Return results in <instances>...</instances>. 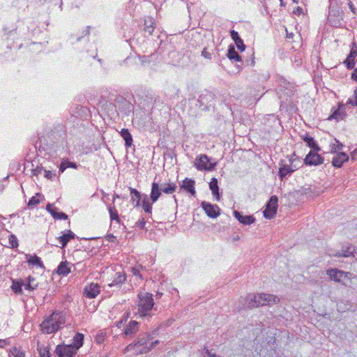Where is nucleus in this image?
Masks as SVG:
<instances>
[{"label":"nucleus","instance_id":"8","mask_svg":"<svg viewBox=\"0 0 357 357\" xmlns=\"http://www.w3.org/2000/svg\"><path fill=\"white\" fill-rule=\"evenodd\" d=\"M318 152L310 150L304 159V163L308 166H317L324 163V159Z\"/></svg>","mask_w":357,"mask_h":357},{"label":"nucleus","instance_id":"50","mask_svg":"<svg viewBox=\"0 0 357 357\" xmlns=\"http://www.w3.org/2000/svg\"><path fill=\"white\" fill-rule=\"evenodd\" d=\"M128 315H129L128 313H127L126 314H125L123 316V317L121 319V320L116 323V326L119 328L121 327V326L123 324V323L127 321V319L128 318Z\"/></svg>","mask_w":357,"mask_h":357},{"label":"nucleus","instance_id":"10","mask_svg":"<svg viewBox=\"0 0 357 357\" xmlns=\"http://www.w3.org/2000/svg\"><path fill=\"white\" fill-rule=\"evenodd\" d=\"M257 298H258L257 302L259 306H263V305H272L273 304H276L279 303L280 298L274 296L273 294H257Z\"/></svg>","mask_w":357,"mask_h":357},{"label":"nucleus","instance_id":"16","mask_svg":"<svg viewBox=\"0 0 357 357\" xmlns=\"http://www.w3.org/2000/svg\"><path fill=\"white\" fill-rule=\"evenodd\" d=\"M326 273L331 280L337 282H340L342 278L347 277V273L340 271L337 268L328 269Z\"/></svg>","mask_w":357,"mask_h":357},{"label":"nucleus","instance_id":"19","mask_svg":"<svg viewBox=\"0 0 357 357\" xmlns=\"http://www.w3.org/2000/svg\"><path fill=\"white\" fill-rule=\"evenodd\" d=\"M234 216L243 225H250L255 222V218L252 215H243L241 212L234 211Z\"/></svg>","mask_w":357,"mask_h":357},{"label":"nucleus","instance_id":"32","mask_svg":"<svg viewBox=\"0 0 357 357\" xmlns=\"http://www.w3.org/2000/svg\"><path fill=\"white\" fill-rule=\"evenodd\" d=\"M27 262L29 265L40 267L41 268H45L43 262L41 259L36 255H26Z\"/></svg>","mask_w":357,"mask_h":357},{"label":"nucleus","instance_id":"60","mask_svg":"<svg viewBox=\"0 0 357 357\" xmlns=\"http://www.w3.org/2000/svg\"><path fill=\"white\" fill-rule=\"evenodd\" d=\"M351 78L357 82V68H355L351 74Z\"/></svg>","mask_w":357,"mask_h":357},{"label":"nucleus","instance_id":"11","mask_svg":"<svg viewBox=\"0 0 357 357\" xmlns=\"http://www.w3.org/2000/svg\"><path fill=\"white\" fill-rule=\"evenodd\" d=\"M101 291V287L98 283L87 284L83 291V295L89 299L95 298Z\"/></svg>","mask_w":357,"mask_h":357},{"label":"nucleus","instance_id":"63","mask_svg":"<svg viewBox=\"0 0 357 357\" xmlns=\"http://www.w3.org/2000/svg\"><path fill=\"white\" fill-rule=\"evenodd\" d=\"M24 354L22 351H18L17 354L15 355V357H24Z\"/></svg>","mask_w":357,"mask_h":357},{"label":"nucleus","instance_id":"3","mask_svg":"<svg viewBox=\"0 0 357 357\" xmlns=\"http://www.w3.org/2000/svg\"><path fill=\"white\" fill-rule=\"evenodd\" d=\"M66 322V314L55 310L50 315L46 317L40 324V331L44 334L55 333Z\"/></svg>","mask_w":357,"mask_h":357},{"label":"nucleus","instance_id":"39","mask_svg":"<svg viewBox=\"0 0 357 357\" xmlns=\"http://www.w3.org/2000/svg\"><path fill=\"white\" fill-rule=\"evenodd\" d=\"M108 211H109L111 222L116 221L117 223H119L120 218L119 217L118 212H117L116 209L115 208V206L109 205L108 206Z\"/></svg>","mask_w":357,"mask_h":357},{"label":"nucleus","instance_id":"36","mask_svg":"<svg viewBox=\"0 0 357 357\" xmlns=\"http://www.w3.org/2000/svg\"><path fill=\"white\" fill-rule=\"evenodd\" d=\"M84 342V335L77 333L73 337V342L70 344L77 351L82 347Z\"/></svg>","mask_w":357,"mask_h":357},{"label":"nucleus","instance_id":"64","mask_svg":"<svg viewBox=\"0 0 357 357\" xmlns=\"http://www.w3.org/2000/svg\"><path fill=\"white\" fill-rule=\"evenodd\" d=\"M355 105L357 106V89L354 91Z\"/></svg>","mask_w":357,"mask_h":357},{"label":"nucleus","instance_id":"27","mask_svg":"<svg viewBox=\"0 0 357 357\" xmlns=\"http://www.w3.org/2000/svg\"><path fill=\"white\" fill-rule=\"evenodd\" d=\"M153 204L151 197L143 194L142 197V207L146 213H151Z\"/></svg>","mask_w":357,"mask_h":357},{"label":"nucleus","instance_id":"26","mask_svg":"<svg viewBox=\"0 0 357 357\" xmlns=\"http://www.w3.org/2000/svg\"><path fill=\"white\" fill-rule=\"evenodd\" d=\"M117 103H120V105H115V107H118L123 113L127 114L132 110V105L125 98L120 97L117 99Z\"/></svg>","mask_w":357,"mask_h":357},{"label":"nucleus","instance_id":"22","mask_svg":"<svg viewBox=\"0 0 357 357\" xmlns=\"http://www.w3.org/2000/svg\"><path fill=\"white\" fill-rule=\"evenodd\" d=\"M129 190L130 192L131 202L135 207H139L140 206L143 195H142L137 190L131 187L129 188Z\"/></svg>","mask_w":357,"mask_h":357},{"label":"nucleus","instance_id":"23","mask_svg":"<svg viewBox=\"0 0 357 357\" xmlns=\"http://www.w3.org/2000/svg\"><path fill=\"white\" fill-rule=\"evenodd\" d=\"M161 192L162 191L159 184L155 181L153 182L151 184V190L150 194L152 203H155L158 200L160 196L161 195Z\"/></svg>","mask_w":357,"mask_h":357},{"label":"nucleus","instance_id":"29","mask_svg":"<svg viewBox=\"0 0 357 357\" xmlns=\"http://www.w3.org/2000/svg\"><path fill=\"white\" fill-rule=\"evenodd\" d=\"M195 182L194 180L185 178L181 185V188L185 190L188 192H190L192 195H195L196 193L195 189Z\"/></svg>","mask_w":357,"mask_h":357},{"label":"nucleus","instance_id":"43","mask_svg":"<svg viewBox=\"0 0 357 357\" xmlns=\"http://www.w3.org/2000/svg\"><path fill=\"white\" fill-rule=\"evenodd\" d=\"M41 197V195L39 193H36L34 196L31 197V199L29 200L28 206L29 207H34L37 206L40 202V197Z\"/></svg>","mask_w":357,"mask_h":357},{"label":"nucleus","instance_id":"58","mask_svg":"<svg viewBox=\"0 0 357 357\" xmlns=\"http://www.w3.org/2000/svg\"><path fill=\"white\" fill-rule=\"evenodd\" d=\"M107 240L109 242H114L116 240V236H114L113 234H109L107 236Z\"/></svg>","mask_w":357,"mask_h":357},{"label":"nucleus","instance_id":"55","mask_svg":"<svg viewBox=\"0 0 357 357\" xmlns=\"http://www.w3.org/2000/svg\"><path fill=\"white\" fill-rule=\"evenodd\" d=\"M139 59L142 64L149 61V57L146 56H139Z\"/></svg>","mask_w":357,"mask_h":357},{"label":"nucleus","instance_id":"59","mask_svg":"<svg viewBox=\"0 0 357 357\" xmlns=\"http://www.w3.org/2000/svg\"><path fill=\"white\" fill-rule=\"evenodd\" d=\"M349 105H355V100H354L352 98H349L344 105H345V107H346Z\"/></svg>","mask_w":357,"mask_h":357},{"label":"nucleus","instance_id":"5","mask_svg":"<svg viewBox=\"0 0 357 357\" xmlns=\"http://www.w3.org/2000/svg\"><path fill=\"white\" fill-rule=\"evenodd\" d=\"M279 89L278 95L280 98H285V96L290 97L295 91V86L293 84L288 82L284 77H280L278 79Z\"/></svg>","mask_w":357,"mask_h":357},{"label":"nucleus","instance_id":"1","mask_svg":"<svg viewBox=\"0 0 357 357\" xmlns=\"http://www.w3.org/2000/svg\"><path fill=\"white\" fill-rule=\"evenodd\" d=\"M49 143L47 150L61 154L67 151L68 142L66 126L62 124L54 126L47 135Z\"/></svg>","mask_w":357,"mask_h":357},{"label":"nucleus","instance_id":"41","mask_svg":"<svg viewBox=\"0 0 357 357\" xmlns=\"http://www.w3.org/2000/svg\"><path fill=\"white\" fill-rule=\"evenodd\" d=\"M77 167L78 166L75 162H69L68 160H63L61 162V164L59 165V172L61 173H63L68 167L77 169Z\"/></svg>","mask_w":357,"mask_h":357},{"label":"nucleus","instance_id":"46","mask_svg":"<svg viewBox=\"0 0 357 357\" xmlns=\"http://www.w3.org/2000/svg\"><path fill=\"white\" fill-rule=\"evenodd\" d=\"M142 269V266L141 265H137L132 268V273L134 275L139 276L140 278L142 275H140V271Z\"/></svg>","mask_w":357,"mask_h":357},{"label":"nucleus","instance_id":"7","mask_svg":"<svg viewBox=\"0 0 357 357\" xmlns=\"http://www.w3.org/2000/svg\"><path fill=\"white\" fill-rule=\"evenodd\" d=\"M215 165L216 163H210L208 157L205 154L200 155L195 161V166L198 170L211 171L214 169Z\"/></svg>","mask_w":357,"mask_h":357},{"label":"nucleus","instance_id":"53","mask_svg":"<svg viewBox=\"0 0 357 357\" xmlns=\"http://www.w3.org/2000/svg\"><path fill=\"white\" fill-rule=\"evenodd\" d=\"M44 171V176L45 178H47V179H52L53 178V176H54V174L50 171V170H43Z\"/></svg>","mask_w":357,"mask_h":357},{"label":"nucleus","instance_id":"44","mask_svg":"<svg viewBox=\"0 0 357 357\" xmlns=\"http://www.w3.org/2000/svg\"><path fill=\"white\" fill-rule=\"evenodd\" d=\"M37 349L40 357H50V351L47 347L40 346L38 344Z\"/></svg>","mask_w":357,"mask_h":357},{"label":"nucleus","instance_id":"9","mask_svg":"<svg viewBox=\"0 0 357 357\" xmlns=\"http://www.w3.org/2000/svg\"><path fill=\"white\" fill-rule=\"evenodd\" d=\"M77 351L70 344H59L56 346L55 353L59 357H73Z\"/></svg>","mask_w":357,"mask_h":357},{"label":"nucleus","instance_id":"18","mask_svg":"<svg viewBox=\"0 0 357 357\" xmlns=\"http://www.w3.org/2000/svg\"><path fill=\"white\" fill-rule=\"evenodd\" d=\"M74 265L68 261L60 262L57 267L56 273L59 275L67 276L70 272Z\"/></svg>","mask_w":357,"mask_h":357},{"label":"nucleus","instance_id":"12","mask_svg":"<svg viewBox=\"0 0 357 357\" xmlns=\"http://www.w3.org/2000/svg\"><path fill=\"white\" fill-rule=\"evenodd\" d=\"M258 298H257V294L252 295L249 294L246 298H241V301H240V304L238 306L236 307L238 310H241L243 308H245V306L248 308H253L259 307V305L257 304Z\"/></svg>","mask_w":357,"mask_h":357},{"label":"nucleus","instance_id":"56","mask_svg":"<svg viewBox=\"0 0 357 357\" xmlns=\"http://www.w3.org/2000/svg\"><path fill=\"white\" fill-rule=\"evenodd\" d=\"M43 171V168H36L32 170L33 175L37 176Z\"/></svg>","mask_w":357,"mask_h":357},{"label":"nucleus","instance_id":"25","mask_svg":"<svg viewBox=\"0 0 357 357\" xmlns=\"http://www.w3.org/2000/svg\"><path fill=\"white\" fill-rule=\"evenodd\" d=\"M357 56V50L354 48H351L349 55L347 59L344 61V65L347 66L348 69H352L354 68L355 61L354 59Z\"/></svg>","mask_w":357,"mask_h":357},{"label":"nucleus","instance_id":"21","mask_svg":"<svg viewBox=\"0 0 357 357\" xmlns=\"http://www.w3.org/2000/svg\"><path fill=\"white\" fill-rule=\"evenodd\" d=\"M301 139L306 143L307 146L316 151H320L321 148L314 140V139L310 136L308 134H305L301 136Z\"/></svg>","mask_w":357,"mask_h":357},{"label":"nucleus","instance_id":"52","mask_svg":"<svg viewBox=\"0 0 357 357\" xmlns=\"http://www.w3.org/2000/svg\"><path fill=\"white\" fill-rule=\"evenodd\" d=\"M202 56L207 59H211V54L207 51L206 48L202 50Z\"/></svg>","mask_w":357,"mask_h":357},{"label":"nucleus","instance_id":"54","mask_svg":"<svg viewBox=\"0 0 357 357\" xmlns=\"http://www.w3.org/2000/svg\"><path fill=\"white\" fill-rule=\"evenodd\" d=\"M46 210L52 215L56 211V208L53 207V204L48 203L46 206Z\"/></svg>","mask_w":357,"mask_h":357},{"label":"nucleus","instance_id":"15","mask_svg":"<svg viewBox=\"0 0 357 357\" xmlns=\"http://www.w3.org/2000/svg\"><path fill=\"white\" fill-rule=\"evenodd\" d=\"M346 116L345 105L341 103L339 104L338 107L334 110L332 114L328 116V119L330 121L335 119L337 121H340L343 120Z\"/></svg>","mask_w":357,"mask_h":357},{"label":"nucleus","instance_id":"33","mask_svg":"<svg viewBox=\"0 0 357 357\" xmlns=\"http://www.w3.org/2000/svg\"><path fill=\"white\" fill-rule=\"evenodd\" d=\"M344 146L343 144L337 139H333L329 144L330 151L333 153L342 152L341 151L343 149Z\"/></svg>","mask_w":357,"mask_h":357},{"label":"nucleus","instance_id":"37","mask_svg":"<svg viewBox=\"0 0 357 357\" xmlns=\"http://www.w3.org/2000/svg\"><path fill=\"white\" fill-rule=\"evenodd\" d=\"M22 287H24V282L22 280H13L11 289L16 294H22Z\"/></svg>","mask_w":357,"mask_h":357},{"label":"nucleus","instance_id":"38","mask_svg":"<svg viewBox=\"0 0 357 357\" xmlns=\"http://www.w3.org/2000/svg\"><path fill=\"white\" fill-rule=\"evenodd\" d=\"M26 280V282H24V287L26 290L33 291L38 287V282H36L33 277L29 276Z\"/></svg>","mask_w":357,"mask_h":357},{"label":"nucleus","instance_id":"30","mask_svg":"<svg viewBox=\"0 0 357 357\" xmlns=\"http://www.w3.org/2000/svg\"><path fill=\"white\" fill-rule=\"evenodd\" d=\"M209 188L212 192L213 195L215 197L217 201L220 199V195L219 193V186L218 179L215 178H212L209 183Z\"/></svg>","mask_w":357,"mask_h":357},{"label":"nucleus","instance_id":"14","mask_svg":"<svg viewBox=\"0 0 357 357\" xmlns=\"http://www.w3.org/2000/svg\"><path fill=\"white\" fill-rule=\"evenodd\" d=\"M291 162V165H284L279 169V176L281 180H282L287 176H290L295 170L298 169V167L294 164V160H290Z\"/></svg>","mask_w":357,"mask_h":357},{"label":"nucleus","instance_id":"17","mask_svg":"<svg viewBox=\"0 0 357 357\" xmlns=\"http://www.w3.org/2000/svg\"><path fill=\"white\" fill-rule=\"evenodd\" d=\"M349 155L344 152L335 153L332 160V165L335 167H341L345 162L349 160Z\"/></svg>","mask_w":357,"mask_h":357},{"label":"nucleus","instance_id":"48","mask_svg":"<svg viewBox=\"0 0 357 357\" xmlns=\"http://www.w3.org/2000/svg\"><path fill=\"white\" fill-rule=\"evenodd\" d=\"M235 44H236V45L237 48H238L240 51L243 52V51H244V50H245V45H244V43H243V40L242 39H240V40H238L236 41V42H235Z\"/></svg>","mask_w":357,"mask_h":357},{"label":"nucleus","instance_id":"62","mask_svg":"<svg viewBox=\"0 0 357 357\" xmlns=\"http://www.w3.org/2000/svg\"><path fill=\"white\" fill-rule=\"evenodd\" d=\"M296 14L300 15L303 13V8L301 7H297L296 10L294 11Z\"/></svg>","mask_w":357,"mask_h":357},{"label":"nucleus","instance_id":"6","mask_svg":"<svg viewBox=\"0 0 357 357\" xmlns=\"http://www.w3.org/2000/svg\"><path fill=\"white\" fill-rule=\"evenodd\" d=\"M278 199L276 195H273L271 197L269 201L266 205V208L264 211V216L267 219L273 218L276 213L278 209Z\"/></svg>","mask_w":357,"mask_h":357},{"label":"nucleus","instance_id":"31","mask_svg":"<svg viewBox=\"0 0 357 357\" xmlns=\"http://www.w3.org/2000/svg\"><path fill=\"white\" fill-rule=\"evenodd\" d=\"M333 255L335 257H344L352 256L357 259V249L355 250L351 246H349L346 250H342V252H336L335 254H333Z\"/></svg>","mask_w":357,"mask_h":357},{"label":"nucleus","instance_id":"4","mask_svg":"<svg viewBox=\"0 0 357 357\" xmlns=\"http://www.w3.org/2000/svg\"><path fill=\"white\" fill-rule=\"evenodd\" d=\"M137 296L136 315L142 319H149L154 314L153 312L156 311L152 294L141 292Z\"/></svg>","mask_w":357,"mask_h":357},{"label":"nucleus","instance_id":"42","mask_svg":"<svg viewBox=\"0 0 357 357\" xmlns=\"http://www.w3.org/2000/svg\"><path fill=\"white\" fill-rule=\"evenodd\" d=\"M227 56L230 60H234L236 61H240L241 60V57L232 47H229L227 52Z\"/></svg>","mask_w":357,"mask_h":357},{"label":"nucleus","instance_id":"24","mask_svg":"<svg viewBox=\"0 0 357 357\" xmlns=\"http://www.w3.org/2000/svg\"><path fill=\"white\" fill-rule=\"evenodd\" d=\"M126 280V274L123 272H117L115 274L112 282L109 284L112 287H120Z\"/></svg>","mask_w":357,"mask_h":357},{"label":"nucleus","instance_id":"34","mask_svg":"<svg viewBox=\"0 0 357 357\" xmlns=\"http://www.w3.org/2000/svg\"><path fill=\"white\" fill-rule=\"evenodd\" d=\"M120 135L121 137L125 140V145L127 147L131 146L132 144V137L128 129L123 128L120 132Z\"/></svg>","mask_w":357,"mask_h":357},{"label":"nucleus","instance_id":"47","mask_svg":"<svg viewBox=\"0 0 357 357\" xmlns=\"http://www.w3.org/2000/svg\"><path fill=\"white\" fill-rule=\"evenodd\" d=\"M9 243L12 248H16L18 245L17 239L13 234H10L9 236Z\"/></svg>","mask_w":357,"mask_h":357},{"label":"nucleus","instance_id":"35","mask_svg":"<svg viewBox=\"0 0 357 357\" xmlns=\"http://www.w3.org/2000/svg\"><path fill=\"white\" fill-rule=\"evenodd\" d=\"M160 188L162 192H164L165 194L170 195V194L174 193L176 191L177 186L174 183H162L160 186Z\"/></svg>","mask_w":357,"mask_h":357},{"label":"nucleus","instance_id":"45","mask_svg":"<svg viewBox=\"0 0 357 357\" xmlns=\"http://www.w3.org/2000/svg\"><path fill=\"white\" fill-rule=\"evenodd\" d=\"M52 216L56 220H67L68 218L66 213L58 212L56 210L54 213H52Z\"/></svg>","mask_w":357,"mask_h":357},{"label":"nucleus","instance_id":"40","mask_svg":"<svg viewBox=\"0 0 357 357\" xmlns=\"http://www.w3.org/2000/svg\"><path fill=\"white\" fill-rule=\"evenodd\" d=\"M154 21L153 19L149 17L144 20V31L151 35L154 30Z\"/></svg>","mask_w":357,"mask_h":357},{"label":"nucleus","instance_id":"51","mask_svg":"<svg viewBox=\"0 0 357 357\" xmlns=\"http://www.w3.org/2000/svg\"><path fill=\"white\" fill-rule=\"evenodd\" d=\"M145 225L146 222L144 221V218H142L136 222V226L139 229H143L145 227Z\"/></svg>","mask_w":357,"mask_h":357},{"label":"nucleus","instance_id":"49","mask_svg":"<svg viewBox=\"0 0 357 357\" xmlns=\"http://www.w3.org/2000/svg\"><path fill=\"white\" fill-rule=\"evenodd\" d=\"M230 36H231V38H232V40L236 42L240 39H241L238 35V33L234 30H231L230 31Z\"/></svg>","mask_w":357,"mask_h":357},{"label":"nucleus","instance_id":"13","mask_svg":"<svg viewBox=\"0 0 357 357\" xmlns=\"http://www.w3.org/2000/svg\"><path fill=\"white\" fill-rule=\"evenodd\" d=\"M202 207L206 215L211 218H216L220 215V209L216 204H211L210 203L203 202L202 203Z\"/></svg>","mask_w":357,"mask_h":357},{"label":"nucleus","instance_id":"28","mask_svg":"<svg viewBox=\"0 0 357 357\" xmlns=\"http://www.w3.org/2000/svg\"><path fill=\"white\" fill-rule=\"evenodd\" d=\"M139 323L136 321H130L125 328L124 335L126 336H131L137 333Z\"/></svg>","mask_w":357,"mask_h":357},{"label":"nucleus","instance_id":"57","mask_svg":"<svg viewBox=\"0 0 357 357\" xmlns=\"http://www.w3.org/2000/svg\"><path fill=\"white\" fill-rule=\"evenodd\" d=\"M205 353L208 356V357H220L218 356L215 354H212L208 349L204 348Z\"/></svg>","mask_w":357,"mask_h":357},{"label":"nucleus","instance_id":"2","mask_svg":"<svg viewBox=\"0 0 357 357\" xmlns=\"http://www.w3.org/2000/svg\"><path fill=\"white\" fill-rule=\"evenodd\" d=\"M155 333H145L140 335L137 340L130 344L124 349V353L134 351L136 355L143 354L149 352L159 344L158 340H154Z\"/></svg>","mask_w":357,"mask_h":357},{"label":"nucleus","instance_id":"20","mask_svg":"<svg viewBox=\"0 0 357 357\" xmlns=\"http://www.w3.org/2000/svg\"><path fill=\"white\" fill-rule=\"evenodd\" d=\"M75 238V234L71 230H66L63 232L62 235L57 238L61 248L66 246L68 243Z\"/></svg>","mask_w":357,"mask_h":357},{"label":"nucleus","instance_id":"61","mask_svg":"<svg viewBox=\"0 0 357 357\" xmlns=\"http://www.w3.org/2000/svg\"><path fill=\"white\" fill-rule=\"evenodd\" d=\"M357 155V149H355L352 153H351V160H356V156Z\"/></svg>","mask_w":357,"mask_h":357}]
</instances>
